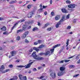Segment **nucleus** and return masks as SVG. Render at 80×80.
<instances>
[{"label": "nucleus", "mask_w": 80, "mask_h": 80, "mask_svg": "<svg viewBox=\"0 0 80 80\" xmlns=\"http://www.w3.org/2000/svg\"><path fill=\"white\" fill-rule=\"evenodd\" d=\"M32 56L35 59V60H43L44 58L42 57H38L37 55V53L34 51L33 52L32 54Z\"/></svg>", "instance_id": "f257e3e1"}, {"label": "nucleus", "mask_w": 80, "mask_h": 80, "mask_svg": "<svg viewBox=\"0 0 80 80\" xmlns=\"http://www.w3.org/2000/svg\"><path fill=\"white\" fill-rule=\"evenodd\" d=\"M76 5L75 4H69L68 5V10H69V11H70L71 12H73L75 10V6ZM70 8H71L70 9Z\"/></svg>", "instance_id": "f03ea898"}, {"label": "nucleus", "mask_w": 80, "mask_h": 80, "mask_svg": "<svg viewBox=\"0 0 80 80\" xmlns=\"http://www.w3.org/2000/svg\"><path fill=\"white\" fill-rule=\"evenodd\" d=\"M33 62H30L27 65L25 66H17V67H18V68H23V67H25V68H28L31 67V65H32V64L33 63Z\"/></svg>", "instance_id": "7ed1b4c3"}, {"label": "nucleus", "mask_w": 80, "mask_h": 80, "mask_svg": "<svg viewBox=\"0 0 80 80\" xmlns=\"http://www.w3.org/2000/svg\"><path fill=\"white\" fill-rule=\"evenodd\" d=\"M65 16H62V18L59 21V22L57 23V24L56 25V27L57 28H58L59 27V25H61V22L65 21Z\"/></svg>", "instance_id": "20e7f679"}, {"label": "nucleus", "mask_w": 80, "mask_h": 80, "mask_svg": "<svg viewBox=\"0 0 80 80\" xmlns=\"http://www.w3.org/2000/svg\"><path fill=\"white\" fill-rule=\"evenodd\" d=\"M4 69H5V66H4L3 65H2V66H0V72H1L2 73H5V72H8V71L9 70V69H7L5 70H3Z\"/></svg>", "instance_id": "39448f33"}, {"label": "nucleus", "mask_w": 80, "mask_h": 80, "mask_svg": "<svg viewBox=\"0 0 80 80\" xmlns=\"http://www.w3.org/2000/svg\"><path fill=\"white\" fill-rule=\"evenodd\" d=\"M18 77L20 80H27V76H23L22 74L18 75Z\"/></svg>", "instance_id": "423d86ee"}, {"label": "nucleus", "mask_w": 80, "mask_h": 80, "mask_svg": "<svg viewBox=\"0 0 80 80\" xmlns=\"http://www.w3.org/2000/svg\"><path fill=\"white\" fill-rule=\"evenodd\" d=\"M28 33L29 32L28 31H27L25 32L22 35L21 38L22 39H25L26 37H27V36L28 34Z\"/></svg>", "instance_id": "0eeeda50"}, {"label": "nucleus", "mask_w": 80, "mask_h": 80, "mask_svg": "<svg viewBox=\"0 0 80 80\" xmlns=\"http://www.w3.org/2000/svg\"><path fill=\"white\" fill-rule=\"evenodd\" d=\"M50 77H51L52 79L55 78H56V73L53 72H51L50 74Z\"/></svg>", "instance_id": "6e6552de"}, {"label": "nucleus", "mask_w": 80, "mask_h": 80, "mask_svg": "<svg viewBox=\"0 0 80 80\" xmlns=\"http://www.w3.org/2000/svg\"><path fill=\"white\" fill-rule=\"evenodd\" d=\"M61 10L62 13H68V11L65 8H62Z\"/></svg>", "instance_id": "1a4fd4ad"}, {"label": "nucleus", "mask_w": 80, "mask_h": 80, "mask_svg": "<svg viewBox=\"0 0 80 80\" xmlns=\"http://www.w3.org/2000/svg\"><path fill=\"white\" fill-rule=\"evenodd\" d=\"M33 14V12H31L28 13V17L29 18H32V16Z\"/></svg>", "instance_id": "9d476101"}, {"label": "nucleus", "mask_w": 80, "mask_h": 80, "mask_svg": "<svg viewBox=\"0 0 80 80\" xmlns=\"http://www.w3.org/2000/svg\"><path fill=\"white\" fill-rule=\"evenodd\" d=\"M64 73H65V72H60L58 73V75L59 77H60V76L64 75Z\"/></svg>", "instance_id": "9b49d317"}, {"label": "nucleus", "mask_w": 80, "mask_h": 80, "mask_svg": "<svg viewBox=\"0 0 80 80\" xmlns=\"http://www.w3.org/2000/svg\"><path fill=\"white\" fill-rule=\"evenodd\" d=\"M27 27H28V26L27 25H23V27L22 28V31H25L27 30Z\"/></svg>", "instance_id": "f8f14e48"}, {"label": "nucleus", "mask_w": 80, "mask_h": 80, "mask_svg": "<svg viewBox=\"0 0 80 80\" xmlns=\"http://www.w3.org/2000/svg\"><path fill=\"white\" fill-rule=\"evenodd\" d=\"M10 53L12 55V57H13V56H14V55H16L17 52L15 51H13L10 52Z\"/></svg>", "instance_id": "ddd939ff"}, {"label": "nucleus", "mask_w": 80, "mask_h": 80, "mask_svg": "<svg viewBox=\"0 0 80 80\" xmlns=\"http://www.w3.org/2000/svg\"><path fill=\"white\" fill-rule=\"evenodd\" d=\"M0 29L1 30H2L3 32H5V31H6L7 30V28H6L5 26H3L2 28H1Z\"/></svg>", "instance_id": "4468645a"}, {"label": "nucleus", "mask_w": 80, "mask_h": 80, "mask_svg": "<svg viewBox=\"0 0 80 80\" xmlns=\"http://www.w3.org/2000/svg\"><path fill=\"white\" fill-rule=\"evenodd\" d=\"M60 70L61 72H63L65 70V67H61L60 68Z\"/></svg>", "instance_id": "2eb2a0df"}, {"label": "nucleus", "mask_w": 80, "mask_h": 80, "mask_svg": "<svg viewBox=\"0 0 80 80\" xmlns=\"http://www.w3.org/2000/svg\"><path fill=\"white\" fill-rule=\"evenodd\" d=\"M50 25V24L49 23H47L45 24L44 25V26H43V27H42V28L43 29L44 28H46V27H48V25Z\"/></svg>", "instance_id": "dca6fc26"}, {"label": "nucleus", "mask_w": 80, "mask_h": 80, "mask_svg": "<svg viewBox=\"0 0 80 80\" xmlns=\"http://www.w3.org/2000/svg\"><path fill=\"white\" fill-rule=\"evenodd\" d=\"M61 46V44H57L55 46H53V48H56V47H60Z\"/></svg>", "instance_id": "f3484780"}, {"label": "nucleus", "mask_w": 80, "mask_h": 80, "mask_svg": "<svg viewBox=\"0 0 80 80\" xmlns=\"http://www.w3.org/2000/svg\"><path fill=\"white\" fill-rule=\"evenodd\" d=\"M13 78H11L9 80H17V79H18V77L17 76H14Z\"/></svg>", "instance_id": "a211bd4d"}, {"label": "nucleus", "mask_w": 80, "mask_h": 80, "mask_svg": "<svg viewBox=\"0 0 80 80\" xmlns=\"http://www.w3.org/2000/svg\"><path fill=\"white\" fill-rule=\"evenodd\" d=\"M60 18V15H57L55 17V20H58Z\"/></svg>", "instance_id": "6ab92c4d"}, {"label": "nucleus", "mask_w": 80, "mask_h": 80, "mask_svg": "<svg viewBox=\"0 0 80 80\" xmlns=\"http://www.w3.org/2000/svg\"><path fill=\"white\" fill-rule=\"evenodd\" d=\"M50 53V51H47L44 53V55H45V56H47V55H49Z\"/></svg>", "instance_id": "aec40b11"}, {"label": "nucleus", "mask_w": 80, "mask_h": 80, "mask_svg": "<svg viewBox=\"0 0 80 80\" xmlns=\"http://www.w3.org/2000/svg\"><path fill=\"white\" fill-rule=\"evenodd\" d=\"M32 30L33 32H35V31H38V28L37 27H35L32 29Z\"/></svg>", "instance_id": "412c9836"}, {"label": "nucleus", "mask_w": 80, "mask_h": 80, "mask_svg": "<svg viewBox=\"0 0 80 80\" xmlns=\"http://www.w3.org/2000/svg\"><path fill=\"white\" fill-rule=\"evenodd\" d=\"M45 45H43V44H42L41 45L39 46L38 48H40V49L42 48H44V47H45Z\"/></svg>", "instance_id": "4be33fe9"}, {"label": "nucleus", "mask_w": 80, "mask_h": 80, "mask_svg": "<svg viewBox=\"0 0 80 80\" xmlns=\"http://www.w3.org/2000/svg\"><path fill=\"white\" fill-rule=\"evenodd\" d=\"M17 24H18V23H15L14 24V25L11 28V32H12V30H13L14 28H15V26H16V25H17Z\"/></svg>", "instance_id": "5701e85b"}, {"label": "nucleus", "mask_w": 80, "mask_h": 80, "mask_svg": "<svg viewBox=\"0 0 80 80\" xmlns=\"http://www.w3.org/2000/svg\"><path fill=\"white\" fill-rule=\"evenodd\" d=\"M33 50H35L36 51V52H38L39 51V49H38V48H37L36 47H33L32 48Z\"/></svg>", "instance_id": "b1692460"}, {"label": "nucleus", "mask_w": 80, "mask_h": 80, "mask_svg": "<svg viewBox=\"0 0 80 80\" xmlns=\"http://www.w3.org/2000/svg\"><path fill=\"white\" fill-rule=\"evenodd\" d=\"M16 1H11L9 2V4H13V3H16Z\"/></svg>", "instance_id": "393cba45"}, {"label": "nucleus", "mask_w": 80, "mask_h": 80, "mask_svg": "<svg viewBox=\"0 0 80 80\" xmlns=\"http://www.w3.org/2000/svg\"><path fill=\"white\" fill-rule=\"evenodd\" d=\"M32 51H33V49L32 48H31L28 50V52L30 54L32 52Z\"/></svg>", "instance_id": "a878e982"}, {"label": "nucleus", "mask_w": 80, "mask_h": 80, "mask_svg": "<svg viewBox=\"0 0 80 80\" xmlns=\"http://www.w3.org/2000/svg\"><path fill=\"white\" fill-rule=\"evenodd\" d=\"M19 32H23V30L22 29L18 30L17 31V33H18Z\"/></svg>", "instance_id": "bb28decb"}, {"label": "nucleus", "mask_w": 80, "mask_h": 80, "mask_svg": "<svg viewBox=\"0 0 80 80\" xmlns=\"http://www.w3.org/2000/svg\"><path fill=\"white\" fill-rule=\"evenodd\" d=\"M69 41H70L69 39L67 40L66 42L67 45L66 46V47H68V43H69Z\"/></svg>", "instance_id": "cd10ccee"}, {"label": "nucleus", "mask_w": 80, "mask_h": 80, "mask_svg": "<svg viewBox=\"0 0 80 80\" xmlns=\"http://www.w3.org/2000/svg\"><path fill=\"white\" fill-rule=\"evenodd\" d=\"M3 34L4 35H8L9 33H8L7 31H5L3 32Z\"/></svg>", "instance_id": "c85d7f7f"}, {"label": "nucleus", "mask_w": 80, "mask_h": 80, "mask_svg": "<svg viewBox=\"0 0 80 80\" xmlns=\"http://www.w3.org/2000/svg\"><path fill=\"white\" fill-rule=\"evenodd\" d=\"M66 2L67 4H68V3L69 4H70V3H71V1H70V0H68Z\"/></svg>", "instance_id": "c756f323"}, {"label": "nucleus", "mask_w": 80, "mask_h": 80, "mask_svg": "<svg viewBox=\"0 0 80 80\" xmlns=\"http://www.w3.org/2000/svg\"><path fill=\"white\" fill-rule=\"evenodd\" d=\"M27 8H28V9H30L31 8V7H32V5H28L27 6Z\"/></svg>", "instance_id": "7c9ffc66"}, {"label": "nucleus", "mask_w": 80, "mask_h": 80, "mask_svg": "<svg viewBox=\"0 0 80 80\" xmlns=\"http://www.w3.org/2000/svg\"><path fill=\"white\" fill-rule=\"evenodd\" d=\"M55 48H53V49H50V51L51 52V53H53V52H54V50Z\"/></svg>", "instance_id": "2f4dec72"}, {"label": "nucleus", "mask_w": 80, "mask_h": 80, "mask_svg": "<svg viewBox=\"0 0 80 80\" xmlns=\"http://www.w3.org/2000/svg\"><path fill=\"white\" fill-rule=\"evenodd\" d=\"M46 30L47 31H51L52 30V28H47Z\"/></svg>", "instance_id": "473e14b6"}, {"label": "nucleus", "mask_w": 80, "mask_h": 80, "mask_svg": "<svg viewBox=\"0 0 80 80\" xmlns=\"http://www.w3.org/2000/svg\"><path fill=\"white\" fill-rule=\"evenodd\" d=\"M51 16L52 17H53V16H55V13H54V12H51Z\"/></svg>", "instance_id": "72a5a7b5"}, {"label": "nucleus", "mask_w": 80, "mask_h": 80, "mask_svg": "<svg viewBox=\"0 0 80 80\" xmlns=\"http://www.w3.org/2000/svg\"><path fill=\"white\" fill-rule=\"evenodd\" d=\"M38 43H42V40H39L38 41Z\"/></svg>", "instance_id": "f704fd0d"}, {"label": "nucleus", "mask_w": 80, "mask_h": 80, "mask_svg": "<svg viewBox=\"0 0 80 80\" xmlns=\"http://www.w3.org/2000/svg\"><path fill=\"white\" fill-rule=\"evenodd\" d=\"M44 78V76H41L40 78H37L38 79H42V78Z\"/></svg>", "instance_id": "c9c22d12"}, {"label": "nucleus", "mask_w": 80, "mask_h": 80, "mask_svg": "<svg viewBox=\"0 0 80 80\" xmlns=\"http://www.w3.org/2000/svg\"><path fill=\"white\" fill-rule=\"evenodd\" d=\"M69 61H70V60H64V62H65V63L68 62Z\"/></svg>", "instance_id": "e433bc0d"}, {"label": "nucleus", "mask_w": 80, "mask_h": 80, "mask_svg": "<svg viewBox=\"0 0 80 80\" xmlns=\"http://www.w3.org/2000/svg\"><path fill=\"white\" fill-rule=\"evenodd\" d=\"M39 55H45V53H43V52H41L39 54Z\"/></svg>", "instance_id": "4c0bfd02"}, {"label": "nucleus", "mask_w": 80, "mask_h": 80, "mask_svg": "<svg viewBox=\"0 0 80 80\" xmlns=\"http://www.w3.org/2000/svg\"><path fill=\"white\" fill-rule=\"evenodd\" d=\"M70 67H71V68H74L75 67V66L73 65H70Z\"/></svg>", "instance_id": "58836bf2"}, {"label": "nucleus", "mask_w": 80, "mask_h": 80, "mask_svg": "<svg viewBox=\"0 0 80 80\" xmlns=\"http://www.w3.org/2000/svg\"><path fill=\"white\" fill-rule=\"evenodd\" d=\"M79 56H80V55H78L76 57V59L77 60H78L79 59V57H78Z\"/></svg>", "instance_id": "ea45409f"}, {"label": "nucleus", "mask_w": 80, "mask_h": 80, "mask_svg": "<svg viewBox=\"0 0 80 80\" xmlns=\"http://www.w3.org/2000/svg\"><path fill=\"white\" fill-rule=\"evenodd\" d=\"M20 36H18V37H17L16 39V40H20Z\"/></svg>", "instance_id": "a19ab883"}, {"label": "nucleus", "mask_w": 80, "mask_h": 80, "mask_svg": "<svg viewBox=\"0 0 80 80\" xmlns=\"http://www.w3.org/2000/svg\"><path fill=\"white\" fill-rule=\"evenodd\" d=\"M38 26H39V27H40L41 26V24L40 23V22H38Z\"/></svg>", "instance_id": "79ce46f5"}, {"label": "nucleus", "mask_w": 80, "mask_h": 80, "mask_svg": "<svg viewBox=\"0 0 80 80\" xmlns=\"http://www.w3.org/2000/svg\"><path fill=\"white\" fill-rule=\"evenodd\" d=\"M25 43H29V41H28L27 39H25Z\"/></svg>", "instance_id": "37998d69"}, {"label": "nucleus", "mask_w": 80, "mask_h": 80, "mask_svg": "<svg viewBox=\"0 0 80 80\" xmlns=\"http://www.w3.org/2000/svg\"><path fill=\"white\" fill-rule=\"evenodd\" d=\"M32 28V26H31V25H30V26H29V27H28V28H27V29L30 30V28Z\"/></svg>", "instance_id": "c03bdc74"}, {"label": "nucleus", "mask_w": 80, "mask_h": 80, "mask_svg": "<svg viewBox=\"0 0 80 80\" xmlns=\"http://www.w3.org/2000/svg\"><path fill=\"white\" fill-rule=\"evenodd\" d=\"M71 28V26H68L67 27V29H70Z\"/></svg>", "instance_id": "a18cd8bd"}, {"label": "nucleus", "mask_w": 80, "mask_h": 80, "mask_svg": "<svg viewBox=\"0 0 80 80\" xmlns=\"http://www.w3.org/2000/svg\"><path fill=\"white\" fill-rule=\"evenodd\" d=\"M38 44V43L36 42H34V45H37Z\"/></svg>", "instance_id": "49530a36"}, {"label": "nucleus", "mask_w": 80, "mask_h": 80, "mask_svg": "<svg viewBox=\"0 0 80 80\" xmlns=\"http://www.w3.org/2000/svg\"><path fill=\"white\" fill-rule=\"evenodd\" d=\"M9 67H11V68H12V67H13V66L11 64L9 65Z\"/></svg>", "instance_id": "de8ad7c7"}, {"label": "nucleus", "mask_w": 80, "mask_h": 80, "mask_svg": "<svg viewBox=\"0 0 80 80\" xmlns=\"http://www.w3.org/2000/svg\"><path fill=\"white\" fill-rule=\"evenodd\" d=\"M33 71L34 72H36L37 71V69H36V68H34L33 69Z\"/></svg>", "instance_id": "09e8293b"}, {"label": "nucleus", "mask_w": 80, "mask_h": 80, "mask_svg": "<svg viewBox=\"0 0 80 80\" xmlns=\"http://www.w3.org/2000/svg\"><path fill=\"white\" fill-rule=\"evenodd\" d=\"M53 1H52V0H50V3L51 4H52V2Z\"/></svg>", "instance_id": "8fccbe9b"}, {"label": "nucleus", "mask_w": 80, "mask_h": 80, "mask_svg": "<svg viewBox=\"0 0 80 80\" xmlns=\"http://www.w3.org/2000/svg\"><path fill=\"white\" fill-rule=\"evenodd\" d=\"M22 3H23L22 1H19L18 2V3H19V4H22Z\"/></svg>", "instance_id": "3c124183"}, {"label": "nucleus", "mask_w": 80, "mask_h": 80, "mask_svg": "<svg viewBox=\"0 0 80 80\" xmlns=\"http://www.w3.org/2000/svg\"><path fill=\"white\" fill-rule=\"evenodd\" d=\"M47 6H43L42 7V8H47Z\"/></svg>", "instance_id": "603ef678"}, {"label": "nucleus", "mask_w": 80, "mask_h": 80, "mask_svg": "<svg viewBox=\"0 0 80 80\" xmlns=\"http://www.w3.org/2000/svg\"><path fill=\"white\" fill-rule=\"evenodd\" d=\"M64 62V60H62L60 61V63H63Z\"/></svg>", "instance_id": "864d4df0"}, {"label": "nucleus", "mask_w": 80, "mask_h": 80, "mask_svg": "<svg viewBox=\"0 0 80 80\" xmlns=\"http://www.w3.org/2000/svg\"><path fill=\"white\" fill-rule=\"evenodd\" d=\"M14 48H15V47H14V46H12L11 47V49H12V50H13Z\"/></svg>", "instance_id": "5fc2aeb1"}, {"label": "nucleus", "mask_w": 80, "mask_h": 80, "mask_svg": "<svg viewBox=\"0 0 80 80\" xmlns=\"http://www.w3.org/2000/svg\"><path fill=\"white\" fill-rule=\"evenodd\" d=\"M42 68V67H38V69H39L40 70V69H41V68Z\"/></svg>", "instance_id": "6e6d98bb"}, {"label": "nucleus", "mask_w": 80, "mask_h": 80, "mask_svg": "<svg viewBox=\"0 0 80 80\" xmlns=\"http://www.w3.org/2000/svg\"><path fill=\"white\" fill-rule=\"evenodd\" d=\"M16 62H20V60L18 59L17 60H16Z\"/></svg>", "instance_id": "4d7b16f0"}, {"label": "nucleus", "mask_w": 80, "mask_h": 80, "mask_svg": "<svg viewBox=\"0 0 80 80\" xmlns=\"http://www.w3.org/2000/svg\"><path fill=\"white\" fill-rule=\"evenodd\" d=\"M3 50V48L1 46H0V50Z\"/></svg>", "instance_id": "13d9d810"}, {"label": "nucleus", "mask_w": 80, "mask_h": 80, "mask_svg": "<svg viewBox=\"0 0 80 80\" xmlns=\"http://www.w3.org/2000/svg\"><path fill=\"white\" fill-rule=\"evenodd\" d=\"M24 21H25V19H23V20H22L21 21V22H24Z\"/></svg>", "instance_id": "bf43d9fd"}, {"label": "nucleus", "mask_w": 80, "mask_h": 80, "mask_svg": "<svg viewBox=\"0 0 80 80\" xmlns=\"http://www.w3.org/2000/svg\"><path fill=\"white\" fill-rule=\"evenodd\" d=\"M66 18H69V15H67L66 16Z\"/></svg>", "instance_id": "052dcab7"}, {"label": "nucleus", "mask_w": 80, "mask_h": 80, "mask_svg": "<svg viewBox=\"0 0 80 80\" xmlns=\"http://www.w3.org/2000/svg\"><path fill=\"white\" fill-rule=\"evenodd\" d=\"M47 13V12H45L44 13V15H46Z\"/></svg>", "instance_id": "680f3d73"}, {"label": "nucleus", "mask_w": 80, "mask_h": 80, "mask_svg": "<svg viewBox=\"0 0 80 80\" xmlns=\"http://www.w3.org/2000/svg\"><path fill=\"white\" fill-rule=\"evenodd\" d=\"M39 7H40V8H42V4H40Z\"/></svg>", "instance_id": "e2e57ef3"}, {"label": "nucleus", "mask_w": 80, "mask_h": 80, "mask_svg": "<svg viewBox=\"0 0 80 80\" xmlns=\"http://www.w3.org/2000/svg\"><path fill=\"white\" fill-rule=\"evenodd\" d=\"M78 75H79V74H77L75 76V77H78Z\"/></svg>", "instance_id": "0e129e2a"}, {"label": "nucleus", "mask_w": 80, "mask_h": 80, "mask_svg": "<svg viewBox=\"0 0 80 80\" xmlns=\"http://www.w3.org/2000/svg\"><path fill=\"white\" fill-rule=\"evenodd\" d=\"M76 22H77V21H76V20H74V21H73L74 23H76Z\"/></svg>", "instance_id": "69168bd1"}, {"label": "nucleus", "mask_w": 80, "mask_h": 80, "mask_svg": "<svg viewBox=\"0 0 80 80\" xmlns=\"http://www.w3.org/2000/svg\"><path fill=\"white\" fill-rule=\"evenodd\" d=\"M31 73V70H30L28 72V73Z\"/></svg>", "instance_id": "338daca9"}, {"label": "nucleus", "mask_w": 80, "mask_h": 80, "mask_svg": "<svg viewBox=\"0 0 80 80\" xmlns=\"http://www.w3.org/2000/svg\"><path fill=\"white\" fill-rule=\"evenodd\" d=\"M3 20V18H0V20Z\"/></svg>", "instance_id": "774afa93"}]
</instances>
